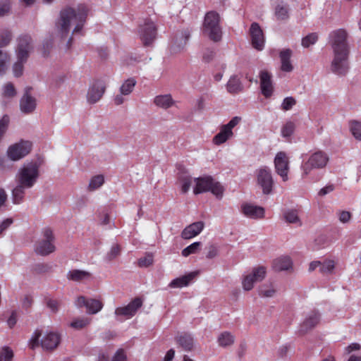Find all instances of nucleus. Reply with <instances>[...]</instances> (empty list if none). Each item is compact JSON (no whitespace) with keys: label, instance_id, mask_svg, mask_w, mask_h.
<instances>
[{"label":"nucleus","instance_id":"1","mask_svg":"<svg viewBox=\"0 0 361 361\" xmlns=\"http://www.w3.org/2000/svg\"><path fill=\"white\" fill-rule=\"evenodd\" d=\"M87 10L85 6H78L77 9L66 8L60 13V17L56 23V34L61 38H66L71 27L73 34L80 32L85 21Z\"/></svg>","mask_w":361,"mask_h":361},{"label":"nucleus","instance_id":"2","mask_svg":"<svg viewBox=\"0 0 361 361\" xmlns=\"http://www.w3.org/2000/svg\"><path fill=\"white\" fill-rule=\"evenodd\" d=\"M202 35L213 42H219L222 38V31L220 26V16L215 11L207 12L202 27Z\"/></svg>","mask_w":361,"mask_h":361},{"label":"nucleus","instance_id":"3","mask_svg":"<svg viewBox=\"0 0 361 361\" xmlns=\"http://www.w3.org/2000/svg\"><path fill=\"white\" fill-rule=\"evenodd\" d=\"M39 176V165L37 162L24 164L16 176L17 183L31 188L36 183Z\"/></svg>","mask_w":361,"mask_h":361},{"label":"nucleus","instance_id":"4","mask_svg":"<svg viewBox=\"0 0 361 361\" xmlns=\"http://www.w3.org/2000/svg\"><path fill=\"white\" fill-rule=\"evenodd\" d=\"M42 333L36 330L30 340L29 345L31 349H35L39 345V338ZM60 343V336L57 333L49 332L41 340L40 345L45 350H54Z\"/></svg>","mask_w":361,"mask_h":361},{"label":"nucleus","instance_id":"5","mask_svg":"<svg viewBox=\"0 0 361 361\" xmlns=\"http://www.w3.org/2000/svg\"><path fill=\"white\" fill-rule=\"evenodd\" d=\"M329 161V157L323 152L319 151L310 155L302 166V177L306 178L313 169L324 168Z\"/></svg>","mask_w":361,"mask_h":361},{"label":"nucleus","instance_id":"6","mask_svg":"<svg viewBox=\"0 0 361 361\" xmlns=\"http://www.w3.org/2000/svg\"><path fill=\"white\" fill-rule=\"evenodd\" d=\"M43 238L36 243L35 252L42 256H47L56 250L55 238L52 231L46 228L42 231Z\"/></svg>","mask_w":361,"mask_h":361},{"label":"nucleus","instance_id":"7","mask_svg":"<svg viewBox=\"0 0 361 361\" xmlns=\"http://www.w3.org/2000/svg\"><path fill=\"white\" fill-rule=\"evenodd\" d=\"M348 33L343 29H338L329 34V44L333 52H349L350 48L347 41Z\"/></svg>","mask_w":361,"mask_h":361},{"label":"nucleus","instance_id":"8","mask_svg":"<svg viewBox=\"0 0 361 361\" xmlns=\"http://www.w3.org/2000/svg\"><path fill=\"white\" fill-rule=\"evenodd\" d=\"M257 185L261 188L264 195H270L274 188V179L271 170L267 166H262L256 170Z\"/></svg>","mask_w":361,"mask_h":361},{"label":"nucleus","instance_id":"9","mask_svg":"<svg viewBox=\"0 0 361 361\" xmlns=\"http://www.w3.org/2000/svg\"><path fill=\"white\" fill-rule=\"evenodd\" d=\"M241 121V117H233L227 124L220 127L219 132L213 137V143L220 145L226 142L233 136V128H235Z\"/></svg>","mask_w":361,"mask_h":361},{"label":"nucleus","instance_id":"10","mask_svg":"<svg viewBox=\"0 0 361 361\" xmlns=\"http://www.w3.org/2000/svg\"><path fill=\"white\" fill-rule=\"evenodd\" d=\"M138 35L145 46L150 45L156 39L157 27L154 22L147 19L138 27Z\"/></svg>","mask_w":361,"mask_h":361},{"label":"nucleus","instance_id":"11","mask_svg":"<svg viewBox=\"0 0 361 361\" xmlns=\"http://www.w3.org/2000/svg\"><path fill=\"white\" fill-rule=\"evenodd\" d=\"M334 59L331 64V71L338 75H345L349 69V52H333Z\"/></svg>","mask_w":361,"mask_h":361},{"label":"nucleus","instance_id":"12","mask_svg":"<svg viewBox=\"0 0 361 361\" xmlns=\"http://www.w3.org/2000/svg\"><path fill=\"white\" fill-rule=\"evenodd\" d=\"M106 82L102 79L94 80L89 87L87 100L89 104L99 102L106 91Z\"/></svg>","mask_w":361,"mask_h":361},{"label":"nucleus","instance_id":"13","mask_svg":"<svg viewBox=\"0 0 361 361\" xmlns=\"http://www.w3.org/2000/svg\"><path fill=\"white\" fill-rule=\"evenodd\" d=\"M32 143L29 141L21 140L10 146L7 151L8 158L12 161H18L30 153Z\"/></svg>","mask_w":361,"mask_h":361},{"label":"nucleus","instance_id":"14","mask_svg":"<svg viewBox=\"0 0 361 361\" xmlns=\"http://www.w3.org/2000/svg\"><path fill=\"white\" fill-rule=\"evenodd\" d=\"M32 49V39L30 35H23L17 39V46L16 49L17 59L27 60Z\"/></svg>","mask_w":361,"mask_h":361},{"label":"nucleus","instance_id":"15","mask_svg":"<svg viewBox=\"0 0 361 361\" xmlns=\"http://www.w3.org/2000/svg\"><path fill=\"white\" fill-rule=\"evenodd\" d=\"M274 166L277 174L282 178L283 181H287L288 179L289 160L286 153L280 152L276 154L274 159Z\"/></svg>","mask_w":361,"mask_h":361},{"label":"nucleus","instance_id":"16","mask_svg":"<svg viewBox=\"0 0 361 361\" xmlns=\"http://www.w3.org/2000/svg\"><path fill=\"white\" fill-rule=\"evenodd\" d=\"M142 300L140 298H135L128 305L117 307L115 310V315L116 317H123L130 318L133 317L139 308L142 305Z\"/></svg>","mask_w":361,"mask_h":361},{"label":"nucleus","instance_id":"17","mask_svg":"<svg viewBox=\"0 0 361 361\" xmlns=\"http://www.w3.org/2000/svg\"><path fill=\"white\" fill-rule=\"evenodd\" d=\"M250 35L252 47L261 51L264 46V36L262 30L257 23H252L250 28Z\"/></svg>","mask_w":361,"mask_h":361},{"label":"nucleus","instance_id":"18","mask_svg":"<svg viewBox=\"0 0 361 361\" xmlns=\"http://www.w3.org/2000/svg\"><path fill=\"white\" fill-rule=\"evenodd\" d=\"M320 314L317 311L312 310L307 314L305 319L300 326L299 331L305 334L313 329L319 322Z\"/></svg>","mask_w":361,"mask_h":361},{"label":"nucleus","instance_id":"19","mask_svg":"<svg viewBox=\"0 0 361 361\" xmlns=\"http://www.w3.org/2000/svg\"><path fill=\"white\" fill-rule=\"evenodd\" d=\"M242 213L247 218L259 219L264 217V209L252 204L245 203L241 206Z\"/></svg>","mask_w":361,"mask_h":361},{"label":"nucleus","instance_id":"20","mask_svg":"<svg viewBox=\"0 0 361 361\" xmlns=\"http://www.w3.org/2000/svg\"><path fill=\"white\" fill-rule=\"evenodd\" d=\"M259 78L262 94L267 98L271 97L274 90L271 74L267 71H262L259 73Z\"/></svg>","mask_w":361,"mask_h":361},{"label":"nucleus","instance_id":"21","mask_svg":"<svg viewBox=\"0 0 361 361\" xmlns=\"http://www.w3.org/2000/svg\"><path fill=\"white\" fill-rule=\"evenodd\" d=\"M204 227L203 221H196L186 226L181 232V238L185 240L191 239L199 235Z\"/></svg>","mask_w":361,"mask_h":361},{"label":"nucleus","instance_id":"22","mask_svg":"<svg viewBox=\"0 0 361 361\" xmlns=\"http://www.w3.org/2000/svg\"><path fill=\"white\" fill-rule=\"evenodd\" d=\"M37 102L35 97L26 92L20 101V111L24 114H30L35 111Z\"/></svg>","mask_w":361,"mask_h":361},{"label":"nucleus","instance_id":"23","mask_svg":"<svg viewBox=\"0 0 361 361\" xmlns=\"http://www.w3.org/2000/svg\"><path fill=\"white\" fill-rule=\"evenodd\" d=\"M194 181L196 185L194 188L193 192L195 195L209 191L211 184H212L213 178L211 176H204L195 178Z\"/></svg>","mask_w":361,"mask_h":361},{"label":"nucleus","instance_id":"24","mask_svg":"<svg viewBox=\"0 0 361 361\" xmlns=\"http://www.w3.org/2000/svg\"><path fill=\"white\" fill-rule=\"evenodd\" d=\"M198 272H190L187 275L176 278L171 281L169 286L171 288H182L187 286L191 281H192L197 275Z\"/></svg>","mask_w":361,"mask_h":361},{"label":"nucleus","instance_id":"25","mask_svg":"<svg viewBox=\"0 0 361 361\" xmlns=\"http://www.w3.org/2000/svg\"><path fill=\"white\" fill-rule=\"evenodd\" d=\"M154 104L163 109H168L172 107L176 102L169 94L157 95L154 98Z\"/></svg>","mask_w":361,"mask_h":361},{"label":"nucleus","instance_id":"26","mask_svg":"<svg viewBox=\"0 0 361 361\" xmlns=\"http://www.w3.org/2000/svg\"><path fill=\"white\" fill-rule=\"evenodd\" d=\"M190 37V31L185 29L181 31L180 34L177 35L174 39L173 48L174 51H178L183 49L186 45Z\"/></svg>","mask_w":361,"mask_h":361},{"label":"nucleus","instance_id":"27","mask_svg":"<svg viewBox=\"0 0 361 361\" xmlns=\"http://www.w3.org/2000/svg\"><path fill=\"white\" fill-rule=\"evenodd\" d=\"M292 264L291 259L289 257L283 256L274 259L272 267L276 271H282L290 269Z\"/></svg>","mask_w":361,"mask_h":361},{"label":"nucleus","instance_id":"28","mask_svg":"<svg viewBox=\"0 0 361 361\" xmlns=\"http://www.w3.org/2000/svg\"><path fill=\"white\" fill-rule=\"evenodd\" d=\"M292 56V51L290 49H286L280 52V59L281 63V68L285 72H291L293 66L290 62V57Z\"/></svg>","mask_w":361,"mask_h":361},{"label":"nucleus","instance_id":"29","mask_svg":"<svg viewBox=\"0 0 361 361\" xmlns=\"http://www.w3.org/2000/svg\"><path fill=\"white\" fill-rule=\"evenodd\" d=\"M226 89L228 92L236 94L243 90V86L237 75H232L226 84Z\"/></svg>","mask_w":361,"mask_h":361},{"label":"nucleus","instance_id":"30","mask_svg":"<svg viewBox=\"0 0 361 361\" xmlns=\"http://www.w3.org/2000/svg\"><path fill=\"white\" fill-rule=\"evenodd\" d=\"M91 274L88 271L79 269H73L67 274V278L69 280L80 282L82 281L90 279Z\"/></svg>","mask_w":361,"mask_h":361},{"label":"nucleus","instance_id":"31","mask_svg":"<svg viewBox=\"0 0 361 361\" xmlns=\"http://www.w3.org/2000/svg\"><path fill=\"white\" fill-rule=\"evenodd\" d=\"M235 342V336L228 331L221 332L218 338V345L222 348L231 346Z\"/></svg>","mask_w":361,"mask_h":361},{"label":"nucleus","instance_id":"32","mask_svg":"<svg viewBox=\"0 0 361 361\" xmlns=\"http://www.w3.org/2000/svg\"><path fill=\"white\" fill-rule=\"evenodd\" d=\"M259 295L262 298H272L276 293L275 286L271 283H264L259 287Z\"/></svg>","mask_w":361,"mask_h":361},{"label":"nucleus","instance_id":"33","mask_svg":"<svg viewBox=\"0 0 361 361\" xmlns=\"http://www.w3.org/2000/svg\"><path fill=\"white\" fill-rule=\"evenodd\" d=\"M176 341L186 351H190L193 348V338L190 335L184 334L177 336Z\"/></svg>","mask_w":361,"mask_h":361},{"label":"nucleus","instance_id":"34","mask_svg":"<svg viewBox=\"0 0 361 361\" xmlns=\"http://www.w3.org/2000/svg\"><path fill=\"white\" fill-rule=\"evenodd\" d=\"M26 189H29V188L24 187L21 184L17 183L16 186L12 190V199L14 204H20L23 201Z\"/></svg>","mask_w":361,"mask_h":361},{"label":"nucleus","instance_id":"35","mask_svg":"<svg viewBox=\"0 0 361 361\" xmlns=\"http://www.w3.org/2000/svg\"><path fill=\"white\" fill-rule=\"evenodd\" d=\"M288 5L281 1L275 8V16L278 20H286L288 18Z\"/></svg>","mask_w":361,"mask_h":361},{"label":"nucleus","instance_id":"36","mask_svg":"<svg viewBox=\"0 0 361 361\" xmlns=\"http://www.w3.org/2000/svg\"><path fill=\"white\" fill-rule=\"evenodd\" d=\"M103 307V303L99 300L88 299L87 304V312L88 314H94L99 312Z\"/></svg>","mask_w":361,"mask_h":361},{"label":"nucleus","instance_id":"37","mask_svg":"<svg viewBox=\"0 0 361 361\" xmlns=\"http://www.w3.org/2000/svg\"><path fill=\"white\" fill-rule=\"evenodd\" d=\"M121 253V247L120 245L115 243L111 245L109 250L105 255V260L106 262H111L118 258Z\"/></svg>","mask_w":361,"mask_h":361},{"label":"nucleus","instance_id":"38","mask_svg":"<svg viewBox=\"0 0 361 361\" xmlns=\"http://www.w3.org/2000/svg\"><path fill=\"white\" fill-rule=\"evenodd\" d=\"M285 221L289 224H295L298 226L302 225V222L298 216V212L294 209H290L283 213Z\"/></svg>","mask_w":361,"mask_h":361},{"label":"nucleus","instance_id":"39","mask_svg":"<svg viewBox=\"0 0 361 361\" xmlns=\"http://www.w3.org/2000/svg\"><path fill=\"white\" fill-rule=\"evenodd\" d=\"M136 85V80L134 78H128L120 87V93L124 95H129L133 90Z\"/></svg>","mask_w":361,"mask_h":361},{"label":"nucleus","instance_id":"40","mask_svg":"<svg viewBox=\"0 0 361 361\" xmlns=\"http://www.w3.org/2000/svg\"><path fill=\"white\" fill-rule=\"evenodd\" d=\"M154 263V254L147 252L145 255L137 260V266L140 268H147Z\"/></svg>","mask_w":361,"mask_h":361},{"label":"nucleus","instance_id":"41","mask_svg":"<svg viewBox=\"0 0 361 361\" xmlns=\"http://www.w3.org/2000/svg\"><path fill=\"white\" fill-rule=\"evenodd\" d=\"M13 38L12 32L8 29L0 30V47H6Z\"/></svg>","mask_w":361,"mask_h":361},{"label":"nucleus","instance_id":"42","mask_svg":"<svg viewBox=\"0 0 361 361\" xmlns=\"http://www.w3.org/2000/svg\"><path fill=\"white\" fill-rule=\"evenodd\" d=\"M104 183V177L102 175H97L93 176L88 185V190L94 191L100 188Z\"/></svg>","mask_w":361,"mask_h":361},{"label":"nucleus","instance_id":"43","mask_svg":"<svg viewBox=\"0 0 361 361\" xmlns=\"http://www.w3.org/2000/svg\"><path fill=\"white\" fill-rule=\"evenodd\" d=\"M267 269L265 267L259 266L252 269L250 274L257 282L262 281L266 276Z\"/></svg>","mask_w":361,"mask_h":361},{"label":"nucleus","instance_id":"44","mask_svg":"<svg viewBox=\"0 0 361 361\" xmlns=\"http://www.w3.org/2000/svg\"><path fill=\"white\" fill-rule=\"evenodd\" d=\"M194 179L190 176L186 174L182 175L179 178L181 190L183 193L187 192L190 190L191 185L195 182Z\"/></svg>","mask_w":361,"mask_h":361},{"label":"nucleus","instance_id":"45","mask_svg":"<svg viewBox=\"0 0 361 361\" xmlns=\"http://www.w3.org/2000/svg\"><path fill=\"white\" fill-rule=\"evenodd\" d=\"M336 263L332 259H325L320 266L319 271L324 274H331L335 269Z\"/></svg>","mask_w":361,"mask_h":361},{"label":"nucleus","instance_id":"46","mask_svg":"<svg viewBox=\"0 0 361 361\" xmlns=\"http://www.w3.org/2000/svg\"><path fill=\"white\" fill-rule=\"evenodd\" d=\"M350 130L354 137L361 141V122L352 121L350 122Z\"/></svg>","mask_w":361,"mask_h":361},{"label":"nucleus","instance_id":"47","mask_svg":"<svg viewBox=\"0 0 361 361\" xmlns=\"http://www.w3.org/2000/svg\"><path fill=\"white\" fill-rule=\"evenodd\" d=\"M209 191L212 192V193L217 198L221 199L223 197L224 188L219 182L215 181L213 179Z\"/></svg>","mask_w":361,"mask_h":361},{"label":"nucleus","instance_id":"48","mask_svg":"<svg viewBox=\"0 0 361 361\" xmlns=\"http://www.w3.org/2000/svg\"><path fill=\"white\" fill-rule=\"evenodd\" d=\"M91 319L87 317L79 318L73 320L70 326L75 329H81L90 324Z\"/></svg>","mask_w":361,"mask_h":361},{"label":"nucleus","instance_id":"49","mask_svg":"<svg viewBox=\"0 0 361 361\" xmlns=\"http://www.w3.org/2000/svg\"><path fill=\"white\" fill-rule=\"evenodd\" d=\"M201 245L202 243L200 242H195L192 243L182 250V255L184 257H188L191 254L198 252Z\"/></svg>","mask_w":361,"mask_h":361},{"label":"nucleus","instance_id":"50","mask_svg":"<svg viewBox=\"0 0 361 361\" xmlns=\"http://www.w3.org/2000/svg\"><path fill=\"white\" fill-rule=\"evenodd\" d=\"M318 39L317 33H310L302 39V46L308 48L310 45L314 44Z\"/></svg>","mask_w":361,"mask_h":361},{"label":"nucleus","instance_id":"51","mask_svg":"<svg viewBox=\"0 0 361 361\" xmlns=\"http://www.w3.org/2000/svg\"><path fill=\"white\" fill-rule=\"evenodd\" d=\"M257 281L254 280L252 275L250 274L246 275L242 281L243 288L246 290H250L253 288L255 283Z\"/></svg>","mask_w":361,"mask_h":361},{"label":"nucleus","instance_id":"52","mask_svg":"<svg viewBox=\"0 0 361 361\" xmlns=\"http://www.w3.org/2000/svg\"><path fill=\"white\" fill-rule=\"evenodd\" d=\"M27 60H20L17 59V61L14 63L13 71L16 77H20L23 74L24 63Z\"/></svg>","mask_w":361,"mask_h":361},{"label":"nucleus","instance_id":"53","mask_svg":"<svg viewBox=\"0 0 361 361\" xmlns=\"http://www.w3.org/2000/svg\"><path fill=\"white\" fill-rule=\"evenodd\" d=\"M13 357V351L8 347L0 350V361H11Z\"/></svg>","mask_w":361,"mask_h":361},{"label":"nucleus","instance_id":"54","mask_svg":"<svg viewBox=\"0 0 361 361\" xmlns=\"http://www.w3.org/2000/svg\"><path fill=\"white\" fill-rule=\"evenodd\" d=\"M295 130V124L293 122H287L282 128L281 133L283 137L290 136Z\"/></svg>","mask_w":361,"mask_h":361},{"label":"nucleus","instance_id":"55","mask_svg":"<svg viewBox=\"0 0 361 361\" xmlns=\"http://www.w3.org/2000/svg\"><path fill=\"white\" fill-rule=\"evenodd\" d=\"M296 100L293 97H286L282 104H281V109L283 111H288L292 109V107L295 105Z\"/></svg>","mask_w":361,"mask_h":361},{"label":"nucleus","instance_id":"56","mask_svg":"<svg viewBox=\"0 0 361 361\" xmlns=\"http://www.w3.org/2000/svg\"><path fill=\"white\" fill-rule=\"evenodd\" d=\"M9 61V58L6 53L0 51V75L4 74L6 70V63Z\"/></svg>","mask_w":361,"mask_h":361},{"label":"nucleus","instance_id":"57","mask_svg":"<svg viewBox=\"0 0 361 361\" xmlns=\"http://www.w3.org/2000/svg\"><path fill=\"white\" fill-rule=\"evenodd\" d=\"M9 117L7 115L4 116L0 120V139L6 133L9 123Z\"/></svg>","mask_w":361,"mask_h":361},{"label":"nucleus","instance_id":"58","mask_svg":"<svg viewBox=\"0 0 361 361\" xmlns=\"http://www.w3.org/2000/svg\"><path fill=\"white\" fill-rule=\"evenodd\" d=\"M4 94L6 97H13L16 94V91L12 83L8 82L5 85L4 89Z\"/></svg>","mask_w":361,"mask_h":361},{"label":"nucleus","instance_id":"59","mask_svg":"<svg viewBox=\"0 0 361 361\" xmlns=\"http://www.w3.org/2000/svg\"><path fill=\"white\" fill-rule=\"evenodd\" d=\"M339 221L343 224H346L350 221L351 219V213L348 211H341L338 214Z\"/></svg>","mask_w":361,"mask_h":361},{"label":"nucleus","instance_id":"60","mask_svg":"<svg viewBox=\"0 0 361 361\" xmlns=\"http://www.w3.org/2000/svg\"><path fill=\"white\" fill-rule=\"evenodd\" d=\"M10 2L6 0L4 3L0 4V17H3L10 12Z\"/></svg>","mask_w":361,"mask_h":361},{"label":"nucleus","instance_id":"61","mask_svg":"<svg viewBox=\"0 0 361 361\" xmlns=\"http://www.w3.org/2000/svg\"><path fill=\"white\" fill-rule=\"evenodd\" d=\"M215 56V52L212 49H206L202 55V60L205 63H209L213 60Z\"/></svg>","mask_w":361,"mask_h":361},{"label":"nucleus","instance_id":"62","mask_svg":"<svg viewBox=\"0 0 361 361\" xmlns=\"http://www.w3.org/2000/svg\"><path fill=\"white\" fill-rule=\"evenodd\" d=\"M111 361H127L126 355L123 349H119L116 351Z\"/></svg>","mask_w":361,"mask_h":361},{"label":"nucleus","instance_id":"63","mask_svg":"<svg viewBox=\"0 0 361 361\" xmlns=\"http://www.w3.org/2000/svg\"><path fill=\"white\" fill-rule=\"evenodd\" d=\"M219 254V250L216 246L214 245H211L208 247V252L207 254V258L208 259H213L216 257Z\"/></svg>","mask_w":361,"mask_h":361},{"label":"nucleus","instance_id":"64","mask_svg":"<svg viewBox=\"0 0 361 361\" xmlns=\"http://www.w3.org/2000/svg\"><path fill=\"white\" fill-rule=\"evenodd\" d=\"M13 221L11 218H7L0 223V234L2 233L6 229H7L12 224Z\"/></svg>","mask_w":361,"mask_h":361}]
</instances>
